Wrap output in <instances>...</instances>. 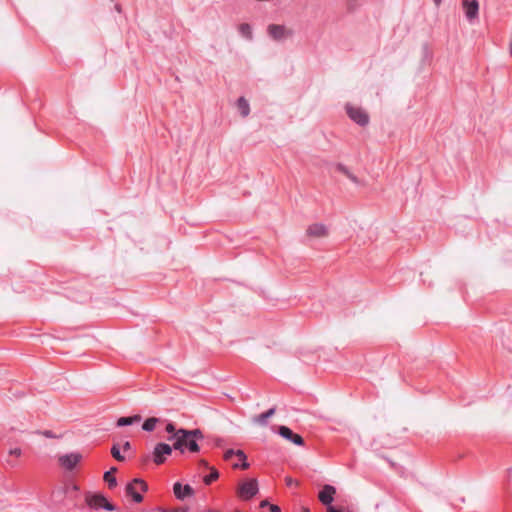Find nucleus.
I'll return each instance as SVG.
<instances>
[{
    "mask_svg": "<svg viewBox=\"0 0 512 512\" xmlns=\"http://www.w3.org/2000/svg\"><path fill=\"white\" fill-rule=\"evenodd\" d=\"M183 431L184 428H179L178 433L168 436L167 440L172 442L174 450L180 451L181 454H184L185 451L190 453H198L200 451V446L196 442V439L183 437L181 434Z\"/></svg>",
    "mask_w": 512,
    "mask_h": 512,
    "instance_id": "obj_1",
    "label": "nucleus"
},
{
    "mask_svg": "<svg viewBox=\"0 0 512 512\" xmlns=\"http://www.w3.org/2000/svg\"><path fill=\"white\" fill-rule=\"evenodd\" d=\"M86 504L93 510L104 509L107 511H115L117 508L114 504L101 493H87L85 495Z\"/></svg>",
    "mask_w": 512,
    "mask_h": 512,
    "instance_id": "obj_2",
    "label": "nucleus"
},
{
    "mask_svg": "<svg viewBox=\"0 0 512 512\" xmlns=\"http://www.w3.org/2000/svg\"><path fill=\"white\" fill-rule=\"evenodd\" d=\"M136 487H139L141 491L146 492L148 490V485L141 478H134L130 483L126 485V494L131 496L134 502L141 503L143 501V496L136 491Z\"/></svg>",
    "mask_w": 512,
    "mask_h": 512,
    "instance_id": "obj_3",
    "label": "nucleus"
},
{
    "mask_svg": "<svg viewBox=\"0 0 512 512\" xmlns=\"http://www.w3.org/2000/svg\"><path fill=\"white\" fill-rule=\"evenodd\" d=\"M173 445L167 443H157L152 451V460L156 465H161L166 461V458L172 454Z\"/></svg>",
    "mask_w": 512,
    "mask_h": 512,
    "instance_id": "obj_4",
    "label": "nucleus"
},
{
    "mask_svg": "<svg viewBox=\"0 0 512 512\" xmlns=\"http://www.w3.org/2000/svg\"><path fill=\"white\" fill-rule=\"evenodd\" d=\"M259 491L258 482L256 479H249L241 483L238 487V496L242 500L252 499Z\"/></svg>",
    "mask_w": 512,
    "mask_h": 512,
    "instance_id": "obj_5",
    "label": "nucleus"
},
{
    "mask_svg": "<svg viewBox=\"0 0 512 512\" xmlns=\"http://www.w3.org/2000/svg\"><path fill=\"white\" fill-rule=\"evenodd\" d=\"M346 112L349 118L356 124L365 127L369 123V115L360 107H354L350 104L346 105Z\"/></svg>",
    "mask_w": 512,
    "mask_h": 512,
    "instance_id": "obj_6",
    "label": "nucleus"
},
{
    "mask_svg": "<svg viewBox=\"0 0 512 512\" xmlns=\"http://www.w3.org/2000/svg\"><path fill=\"white\" fill-rule=\"evenodd\" d=\"M267 34L274 41H283L286 38L293 36V30L287 29L284 25L270 24L267 27Z\"/></svg>",
    "mask_w": 512,
    "mask_h": 512,
    "instance_id": "obj_7",
    "label": "nucleus"
},
{
    "mask_svg": "<svg viewBox=\"0 0 512 512\" xmlns=\"http://www.w3.org/2000/svg\"><path fill=\"white\" fill-rule=\"evenodd\" d=\"M82 454L71 452L58 456V464L65 470L72 471L82 460Z\"/></svg>",
    "mask_w": 512,
    "mask_h": 512,
    "instance_id": "obj_8",
    "label": "nucleus"
},
{
    "mask_svg": "<svg viewBox=\"0 0 512 512\" xmlns=\"http://www.w3.org/2000/svg\"><path fill=\"white\" fill-rule=\"evenodd\" d=\"M277 433L287 441L297 445L304 446L305 441L300 434L294 433L288 426L280 425L277 429Z\"/></svg>",
    "mask_w": 512,
    "mask_h": 512,
    "instance_id": "obj_9",
    "label": "nucleus"
},
{
    "mask_svg": "<svg viewBox=\"0 0 512 512\" xmlns=\"http://www.w3.org/2000/svg\"><path fill=\"white\" fill-rule=\"evenodd\" d=\"M335 494H336V488L332 485L326 484L319 491L318 499L327 508L329 506H333L332 502L334 501Z\"/></svg>",
    "mask_w": 512,
    "mask_h": 512,
    "instance_id": "obj_10",
    "label": "nucleus"
},
{
    "mask_svg": "<svg viewBox=\"0 0 512 512\" xmlns=\"http://www.w3.org/2000/svg\"><path fill=\"white\" fill-rule=\"evenodd\" d=\"M463 9L466 18L471 22L478 17L479 3L478 0H463Z\"/></svg>",
    "mask_w": 512,
    "mask_h": 512,
    "instance_id": "obj_11",
    "label": "nucleus"
},
{
    "mask_svg": "<svg viewBox=\"0 0 512 512\" xmlns=\"http://www.w3.org/2000/svg\"><path fill=\"white\" fill-rule=\"evenodd\" d=\"M173 492L175 497L179 500H184L194 495V489L189 484L182 485L180 482L174 483Z\"/></svg>",
    "mask_w": 512,
    "mask_h": 512,
    "instance_id": "obj_12",
    "label": "nucleus"
},
{
    "mask_svg": "<svg viewBox=\"0 0 512 512\" xmlns=\"http://www.w3.org/2000/svg\"><path fill=\"white\" fill-rule=\"evenodd\" d=\"M306 233L311 237H325L328 234V230L324 224L314 223L308 226Z\"/></svg>",
    "mask_w": 512,
    "mask_h": 512,
    "instance_id": "obj_13",
    "label": "nucleus"
},
{
    "mask_svg": "<svg viewBox=\"0 0 512 512\" xmlns=\"http://www.w3.org/2000/svg\"><path fill=\"white\" fill-rule=\"evenodd\" d=\"M141 419H142L141 416L138 414L133 415V416L120 417V418H118V420L116 422V426L117 427L129 426V425L140 422Z\"/></svg>",
    "mask_w": 512,
    "mask_h": 512,
    "instance_id": "obj_14",
    "label": "nucleus"
},
{
    "mask_svg": "<svg viewBox=\"0 0 512 512\" xmlns=\"http://www.w3.org/2000/svg\"><path fill=\"white\" fill-rule=\"evenodd\" d=\"M276 412V408L272 407L268 409L267 411L259 414L254 418V421L258 423L261 426H266L268 424V419L272 417Z\"/></svg>",
    "mask_w": 512,
    "mask_h": 512,
    "instance_id": "obj_15",
    "label": "nucleus"
},
{
    "mask_svg": "<svg viewBox=\"0 0 512 512\" xmlns=\"http://www.w3.org/2000/svg\"><path fill=\"white\" fill-rule=\"evenodd\" d=\"M116 472H117V468L111 467L110 470H108L104 473L103 479L107 483V485L110 489L116 487V485H117V480H116V477L114 476V474Z\"/></svg>",
    "mask_w": 512,
    "mask_h": 512,
    "instance_id": "obj_16",
    "label": "nucleus"
},
{
    "mask_svg": "<svg viewBox=\"0 0 512 512\" xmlns=\"http://www.w3.org/2000/svg\"><path fill=\"white\" fill-rule=\"evenodd\" d=\"M183 437H189L191 439H196V442L198 443L199 440L204 439V434L200 429H193L188 430L184 428V431L181 432Z\"/></svg>",
    "mask_w": 512,
    "mask_h": 512,
    "instance_id": "obj_17",
    "label": "nucleus"
},
{
    "mask_svg": "<svg viewBox=\"0 0 512 512\" xmlns=\"http://www.w3.org/2000/svg\"><path fill=\"white\" fill-rule=\"evenodd\" d=\"M237 107L242 117H247L250 113V105L244 97H240L237 100Z\"/></svg>",
    "mask_w": 512,
    "mask_h": 512,
    "instance_id": "obj_18",
    "label": "nucleus"
},
{
    "mask_svg": "<svg viewBox=\"0 0 512 512\" xmlns=\"http://www.w3.org/2000/svg\"><path fill=\"white\" fill-rule=\"evenodd\" d=\"M239 33L246 39L252 40L253 39V32L252 27L248 23H242L238 27Z\"/></svg>",
    "mask_w": 512,
    "mask_h": 512,
    "instance_id": "obj_19",
    "label": "nucleus"
},
{
    "mask_svg": "<svg viewBox=\"0 0 512 512\" xmlns=\"http://www.w3.org/2000/svg\"><path fill=\"white\" fill-rule=\"evenodd\" d=\"M233 456H236L240 461H245L247 459V456H246V454L244 453L243 450H236L235 451L233 449H229L224 454V458L226 460H229Z\"/></svg>",
    "mask_w": 512,
    "mask_h": 512,
    "instance_id": "obj_20",
    "label": "nucleus"
},
{
    "mask_svg": "<svg viewBox=\"0 0 512 512\" xmlns=\"http://www.w3.org/2000/svg\"><path fill=\"white\" fill-rule=\"evenodd\" d=\"M159 422V419L156 418V417H149L147 418L143 424H142V429L146 432H152L155 427H156V424Z\"/></svg>",
    "mask_w": 512,
    "mask_h": 512,
    "instance_id": "obj_21",
    "label": "nucleus"
},
{
    "mask_svg": "<svg viewBox=\"0 0 512 512\" xmlns=\"http://www.w3.org/2000/svg\"><path fill=\"white\" fill-rule=\"evenodd\" d=\"M111 455L114 459H116L119 462L125 461V456L121 454V448L119 444H113L111 447Z\"/></svg>",
    "mask_w": 512,
    "mask_h": 512,
    "instance_id": "obj_22",
    "label": "nucleus"
},
{
    "mask_svg": "<svg viewBox=\"0 0 512 512\" xmlns=\"http://www.w3.org/2000/svg\"><path fill=\"white\" fill-rule=\"evenodd\" d=\"M219 477V472L217 471L216 468L214 467H211L210 468V474L206 475L204 478H203V481L206 485H210L212 482H214L215 480H217Z\"/></svg>",
    "mask_w": 512,
    "mask_h": 512,
    "instance_id": "obj_23",
    "label": "nucleus"
},
{
    "mask_svg": "<svg viewBox=\"0 0 512 512\" xmlns=\"http://www.w3.org/2000/svg\"><path fill=\"white\" fill-rule=\"evenodd\" d=\"M165 430L169 434V436L178 433V429H176L175 424L172 422L167 423Z\"/></svg>",
    "mask_w": 512,
    "mask_h": 512,
    "instance_id": "obj_24",
    "label": "nucleus"
},
{
    "mask_svg": "<svg viewBox=\"0 0 512 512\" xmlns=\"http://www.w3.org/2000/svg\"><path fill=\"white\" fill-rule=\"evenodd\" d=\"M336 169H337V171H339L340 173H342V174H344L346 176H348V174L350 173L349 169L345 165H343L341 163H338L336 165Z\"/></svg>",
    "mask_w": 512,
    "mask_h": 512,
    "instance_id": "obj_25",
    "label": "nucleus"
},
{
    "mask_svg": "<svg viewBox=\"0 0 512 512\" xmlns=\"http://www.w3.org/2000/svg\"><path fill=\"white\" fill-rule=\"evenodd\" d=\"M163 512H187V509L182 508V507L167 508V509H164Z\"/></svg>",
    "mask_w": 512,
    "mask_h": 512,
    "instance_id": "obj_26",
    "label": "nucleus"
},
{
    "mask_svg": "<svg viewBox=\"0 0 512 512\" xmlns=\"http://www.w3.org/2000/svg\"><path fill=\"white\" fill-rule=\"evenodd\" d=\"M9 454H10V455H13V456H15V457H19V456H21L22 451H21V449H20V448H13V449H11V450L9 451Z\"/></svg>",
    "mask_w": 512,
    "mask_h": 512,
    "instance_id": "obj_27",
    "label": "nucleus"
},
{
    "mask_svg": "<svg viewBox=\"0 0 512 512\" xmlns=\"http://www.w3.org/2000/svg\"><path fill=\"white\" fill-rule=\"evenodd\" d=\"M235 468H241L243 470L245 469H248L249 468V463L247 462V459L245 461H241V464H235L234 465Z\"/></svg>",
    "mask_w": 512,
    "mask_h": 512,
    "instance_id": "obj_28",
    "label": "nucleus"
},
{
    "mask_svg": "<svg viewBox=\"0 0 512 512\" xmlns=\"http://www.w3.org/2000/svg\"><path fill=\"white\" fill-rule=\"evenodd\" d=\"M269 510L271 512H281L280 507L278 505H275V504L269 505Z\"/></svg>",
    "mask_w": 512,
    "mask_h": 512,
    "instance_id": "obj_29",
    "label": "nucleus"
},
{
    "mask_svg": "<svg viewBox=\"0 0 512 512\" xmlns=\"http://www.w3.org/2000/svg\"><path fill=\"white\" fill-rule=\"evenodd\" d=\"M42 435H44V436H45V437H47V438H54V437H55V436H54V434H53V432H52L51 430H45V431H43V432H42Z\"/></svg>",
    "mask_w": 512,
    "mask_h": 512,
    "instance_id": "obj_30",
    "label": "nucleus"
},
{
    "mask_svg": "<svg viewBox=\"0 0 512 512\" xmlns=\"http://www.w3.org/2000/svg\"><path fill=\"white\" fill-rule=\"evenodd\" d=\"M199 465L205 469H210L211 467L209 466L208 462L204 459H201L199 461Z\"/></svg>",
    "mask_w": 512,
    "mask_h": 512,
    "instance_id": "obj_31",
    "label": "nucleus"
},
{
    "mask_svg": "<svg viewBox=\"0 0 512 512\" xmlns=\"http://www.w3.org/2000/svg\"><path fill=\"white\" fill-rule=\"evenodd\" d=\"M347 177H348L352 182H354V183H358V178H357L354 174H352L351 172L348 174V176H347Z\"/></svg>",
    "mask_w": 512,
    "mask_h": 512,
    "instance_id": "obj_32",
    "label": "nucleus"
},
{
    "mask_svg": "<svg viewBox=\"0 0 512 512\" xmlns=\"http://www.w3.org/2000/svg\"><path fill=\"white\" fill-rule=\"evenodd\" d=\"M326 512H342V511L340 509H337L334 506H329V507H327Z\"/></svg>",
    "mask_w": 512,
    "mask_h": 512,
    "instance_id": "obj_33",
    "label": "nucleus"
},
{
    "mask_svg": "<svg viewBox=\"0 0 512 512\" xmlns=\"http://www.w3.org/2000/svg\"><path fill=\"white\" fill-rule=\"evenodd\" d=\"M130 449H131V443L129 441H125V443L123 444V450L128 451Z\"/></svg>",
    "mask_w": 512,
    "mask_h": 512,
    "instance_id": "obj_34",
    "label": "nucleus"
},
{
    "mask_svg": "<svg viewBox=\"0 0 512 512\" xmlns=\"http://www.w3.org/2000/svg\"><path fill=\"white\" fill-rule=\"evenodd\" d=\"M269 505H271V504L268 502V500H263L260 503V507L261 508H264V507H267V506L269 507Z\"/></svg>",
    "mask_w": 512,
    "mask_h": 512,
    "instance_id": "obj_35",
    "label": "nucleus"
},
{
    "mask_svg": "<svg viewBox=\"0 0 512 512\" xmlns=\"http://www.w3.org/2000/svg\"><path fill=\"white\" fill-rule=\"evenodd\" d=\"M433 1H434V3L438 6V5H440V3H441V1H442V0H433Z\"/></svg>",
    "mask_w": 512,
    "mask_h": 512,
    "instance_id": "obj_36",
    "label": "nucleus"
},
{
    "mask_svg": "<svg viewBox=\"0 0 512 512\" xmlns=\"http://www.w3.org/2000/svg\"><path fill=\"white\" fill-rule=\"evenodd\" d=\"M116 10H117V11H120V10H121V8H120V6H119V5H116Z\"/></svg>",
    "mask_w": 512,
    "mask_h": 512,
    "instance_id": "obj_37",
    "label": "nucleus"
},
{
    "mask_svg": "<svg viewBox=\"0 0 512 512\" xmlns=\"http://www.w3.org/2000/svg\"><path fill=\"white\" fill-rule=\"evenodd\" d=\"M388 462L390 463L391 466L394 465V463L392 461L388 460Z\"/></svg>",
    "mask_w": 512,
    "mask_h": 512,
    "instance_id": "obj_38",
    "label": "nucleus"
},
{
    "mask_svg": "<svg viewBox=\"0 0 512 512\" xmlns=\"http://www.w3.org/2000/svg\"><path fill=\"white\" fill-rule=\"evenodd\" d=\"M291 482H292V480H291V479H289V480H288V482H287V484H288V485H290V484H291Z\"/></svg>",
    "mask_w": 512,
    "mask_h": 512,
    "instance_id": "obj_39",
    "label": "nucleus"
},
{
    "mask_svg": "<svg viewBox=\"0 0 512 512\" xmlns=\"http://www.w3.org/2000/svg\"><path fill=\"white\" fill-rule=\"evenodd\" d=\"M304 512H309V510H308V509H306Z\"/></svg>",
    "mask_w": 512,
    "mask_h": 512,
    "instance_id": "obj_40",
    "label": "nucleus"
}]
</instances>
